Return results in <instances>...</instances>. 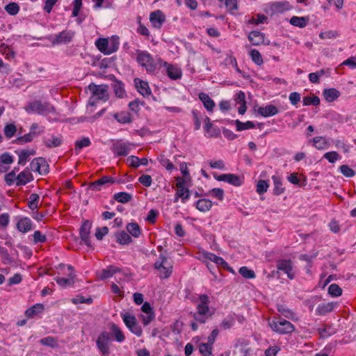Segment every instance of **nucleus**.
I'll use <instances>...</instances> for the list:
<instances>
[{
    "instance_id": "f257e3e1",
    "label": "nucleus",
    "mask_w": 356,
    "mask_h": 356,
    "mask_svg": "<svg viewBox=\"0 0 356 356\" xmlns=\"http://www.w3.org/2000/svg\"><path fill=\"white\" fill-rule=\"evenodd\" d=\"M25 109L27 112H33L40 115L48 114L55 111L54 107L49 102H42L40 100L30 102Z\"/></svg>"
},
{
    "instance_id": "f03ea898",
    "label": "nucleus",
    "mask_w": 356,
    "mask_h": 356,
    "mask_svg": "<svg viewBox=\"0 0 356 356\" xmlns=\"http://www.w3.org/2000/svg\"><path fill=\"white\" fill-rule=\"evenodd\" d=\"M136 60L144 67L147 72L152 73L156 69V64L152 56L146 51H136Z\"/></svg>"
},
{
    "instance_id": "7ed1b4c3",
    "label": "nucleus",
    "mask_w": 356,
    "mask_h": 356,
    "mask_svg": "<svg viewBox=\"0 0 356 356\" xmlns=\"http://www.w3.org/2000/svg\"><path fill=\"white\" fill-rule=\"evenodd\" d=\"M154 268L159 270L160 277L163 279L168 278L172 271V265L162 254L160 255L159 259L155 262Z\"/></svg>"
},
{
    "instance_id": "20e7f679",
    "label": "nucleus",
    "mask_w": 356,
    "mask_h": 356,
    "mask_svg": "<svg viewBox=\"0 0 356 356\" xmlns=\"http://www.w3.org/2000/svg\"><path fill=\"white\" fill-rule=\"evenodd\" d=\"M270 325L274 332H279L280 334H291L295 330L292 323L283 318L273 321L270 323Z\"/></svg>"
},
{
    "instance_id": "39448f33",
    "label": "nucleus",
    "mask_w": 356,
    "mask_h": 356,
    "mask_svg": "<svg viewBox=\"0 0 356 356\" xmlns=\"http://www.w3.org/2000/svg\"><path fill=\"white\" fill-rule=\"evenodd\" d=\"M88 89L91 92L92 97H96L98 100L106 102L109 98L107 85H96L92 83L88 86Z\"/></svg>"
},
{
    "instance_id": "423d86ee",
    "label": "nucleus",
    "mask_w": 356,
    "mask_h": 356,
    "mask_svg": "<svg viewBox=\"0 0 356 356\" xmlns=\"http://www.w3.org/2000/svg\"><path fill=\"white\" fill-rule=\"evenodd\" d=\"M210 301L209 296L205 294L199 296V302L197 305L198 314L201 316H211L212 312L209 307Z\"/></svg>"
},
{
    "instance_id": "0eeeda50",
    "label": "nucleus",
    "mask_w": 356,
    "mask_h": 356,
    "mask_svg": "<svg viewBox=\"0 0 356 356\" xmlns=\"http://www.w3.org/2000/svg\"><path fill=\"white\" fill-rule=\"evenodd\" d=\"M30 169L32 171L38 172L40 175H45L49 172V165L44 158L38 157L31 162Z\"/></svg>"
},
{
    "instance_id": "6e6552de",
    "label": "nucleus",
    "mask_w": 356,
    "mask_h": 356,
    "mask_svg": "<svg viewBox=\"0 0 356 356\" xmlns=\"http://www.w3.org/2000/svg\"><path fill=\"white\" fill-rule=\"evenodd\" d=\"M130 145L128 143L115 140L113 143L111 150L117 156H125L130 152Z\"/></svg>"
},
{
    "instance_id": "1a4fd4ad",
    "label": "nucleus",
    "mask_w": 356,
    "mask_h": 356,
    "mask_svg": "<svg viewBox=\"0 0 356 356\" xmlns=\"http://www.w3.org/2000/svg\"><path fill=\"white\" fill-rule=\"evenodd\" d=\"M113 340L111 335H99L96 343L99 351L103 355L109 354V346Z\"/></svg>"
},
{
    "instance_id": "9d476101",
    "label": "nucleus",
    "mask_w": 356,
    "mask_h": 356,
    "mask_svg": "<svg viewBox=\"0 0 356 356\" xmlns=\"http://www.w3.org/2000/svg\"><path fill=\"white\" fill-rule=\"evenodd\" d=\"M115 182L120 183V181H116L112 177L104 176L94 182L89 184L88 189L92 191H97L101 190V187L106 184H114Z\"/></svg>"
},
{
    "instance_id": "9b49d317",
    "label": "nucleus",
    "mask_w": 356,
    "mask_h": 356,
    "mask_svg": "<svg viewBox=\"0 0 356 356\" xmlns=\"http://www.w3.org/2000/svg\"><path fill=\"white\" fill-rule=\"evenodd\" d=\"M74 36V32L70 30H64L57 34L52 40L53 44H67L72 41Z\"/></svg>"
},
{
    "instance_id": "f8f14e48",
    "label": "nucleus",
    "mask_w": 356,
    "mask_h": 356,
    "mask_svg": "<svg viewBox=\"0 0 356 356\" xmlns=\"http://www.w3.org/2000/svg\"><path fill=\"white\" fill-rule=\"evenodd\" d=\"M291 8V6L288 1H276L270 5L269 10L271 15H275L289 10Z\"/></svg>"
},
{
    "instance_id": "ddd939ff",
    "label": "nucleus",
    "mask_w": 356,
    "mask_h": 356,
    "mask_svg": "<svg viewBox=\"0 0 356 356\" xmlns=\"http://www.w3.org/2000/svg\"><path fill=\"white\" fill-rule=\"evenodd\" d=\"M92 227V223L89 220H85L79 231L80 237L83 241H84L85 244L90 247V229Z\"/></svg>"
},
{
    "instance_id": "4468645a",
    "label": "nucleus",
    "mask_w": 356,
    "mask_h": 356,
    "mask_svg": "<svg viewBox=\"0 0 356 356\" xmlns=\"http://www.w3.org/2000/svg\"><path fill=\"white\" fill-rule=\"evenodd\" d=\"M277 268L278 270L284 272L287 274L289 279L292 280L294 275L292 273V263L291 260L280 259L277 261Z\"/></svg>"
},
{
    "instance_id": "2eb2a0df",
    "label": "nucleus",
    "mask_w": 356,
    "mask_h": 356,
    "mask_svg": "<svg viewBox=\"0 0 356 356\" xmlns=\"http://www.w3.org/2000/svg\"><path fill=\"white\" fill-rule=\"evenodd\" d=\"M184 185V181L182 179L179 178V181L176 184L177 189L176 192L177 197L175 198V202L179 197H181L182 202H184L185 200L189 197V191L185 188Z\"/></svg>"
},
{
    "instance_id": "dca6fc26",
    "label": "nucleus",
    "mask_w": 356,
    "mask_h": 356,
    "mask_svg": "<svg viewBox=\"0 0 356 356\" xmlns=\"http://www.w3.org/2000/svg\"><path fill=\"white\" fill-rule=\"evenodd\" d=\"M149 20L154 27L159 29L165 22V17L162 11L157 10L150 14Z\"/></svg>"
},
{
    "instance_id": "f3484780",
    "label": "nucleus",
    "mask_w": 356,
    "mask_h": 356,
    "mask_svg": "<svg viewBox=\"0 0 356 356\" xmlns=\"http://www.w3.org/2000/svg\"><path fill=\"white\" fill-rule=\"evenodd\" d=\"M134 83L138 91L143 96L147 97L151 95V89L147 82L144 81L138 78L134 79Z\"/></svg>"
},
{
    "instance_id": "a211bd4d",
    "label": "nucleus",
    "mask_w": 356,
    "mask_h": 356,
    "mask_svg": "<svg viewBox=\"0 0 356 356\" xmlns=\"http://www.w3.org/2000/svg\"><path fill=\"white\" fill-rule=\"evenodd\" d=\"M108 78L113 81L112 87L113 88L115 95L118 97L122 98L125 94V90L123 87V83L117 80L114 75H109Z\"/></svg>"
},
{
    "instance_id": "6ab92c4d",
    "label": "nucleus",
    "mask_w": 356,
    "mask_h": 356,
    "mask_svg": "<svg viewBox=\"0 0 356 356\" xmlns=\"http://www.w3.org/2000/svg\"><path fill=\"white\" fill-rule=\"evenodd\" d=\"M33 179V176L30 171L26 169L21 172L16 177V185L17 186H24Z\"/></svg>"
},
{
    "instance_id": "aec40b11",
    "label": "nucleus",
    "mask_w": 356,
    "mask_h": 356,
    "mask_svg": "<svg viewBox=\"0 0 356 356\" xmlns=\"http://www.w3.org/2000/svg\"><path fill=\"white\" fill-rule=\"evenodd\" d=\"M44 307L42 304L37 303L28 308L25 312V316L27 318H32L43 312Z\"/></svg>"
},
{
    "instance_id": "412c9836",
    "label": "nucleus",
    "mask_w": 356,
    "mask_h": 356,
    "mask_svg": "<svg viewBox=\"0 0 356 356\" xmlns=\"http://www.w3.org/2000/svg\"><path fill=\"white\" fill-rule=\"evenodd\" d=\"M113 118L121 124H129L133 122L131 114L127 111L115 113L113 115Z\"/></svg>"
},
{
    "instance_id": "4be33fe9",
    "label": "nucleus",
    "mask_w": 356,
    "mask_h": 356,
    "mask_svg": "<svg viewBox=\"0 0 356 356\" xmlns=\"http://www.w3.org/2000/svg\"><path fill=\"white\" fill-rule=\"evenodd\" d=\"M335 305L333 302H323L317 307L316 310V314L323 316L332 312Z\"/></svg>"
},
{
    "instance_id": "5701e85b",
    "label": "nucleus",
    "mask_w": 356,
    "mask_h": 356,
    "mask_svg": "<svg viewBox=\"0 0 356 356\" xmlns=\"http://www.w3.org/2000/svg\"><path fill=\"white\" fill-rule=\"evenodd\" d=\"M258 113L261 116L269 117L277 114L278 113V109L274 105H268L265 107H259Z\"/></svg>"
},
{
    "instance_id": "b1692460",
    "label": "nucleus",
    "mask_w": 356,
    "mask_h": 356,
    "mask_svg": "<svg viewBox=\"0 0 356 356\" xmlns=\"http://www.w3.org/2000/svg\"><path fill=\"white\" fill-rule=\"evenodd\" d=\"M199 98L202 102L204 106L208 111H212L214 106L215 102L206 93L200 92L199 94Z\"/></svg>"
},
{
    "instance_id": "393cba45",
    "label": "nucleus",
    "mask_w": 356,
    "mask_h": 356,
    "mask_svg": "<svg viewBox=\"0 0 356 356\" xmlns=\"http://www.w3.org/2000/svg\"><path fill=\"white\" fill-rule=\"evenodd\" d=\"M204 255L206 259L214 262L218 267H228V264L222 257L209 252L205 253Z\"/></svg>"
},
{
    "instance_id": "a878e982",
    "label": "nucleus",
    "mask_w": 356,
    "mask_h": 356,
    "mask_svg": "<svg viewBox=\"0 0 356 356\" xmlns=\"http://www.w3.org/2000/svg\"><path fill=\"white\" fill-rule=\"evenodd\" d=\"M165 65L167 66L166 72L168 76L173 80L180 79L181 76V71L177 67L165 63Z\"/></svg>"
},
{
    "instance_id": "bb28decb",
    "label": "nucleus",
    "mask_w": 356,
    "mask_h": 356,
    "mask_svg": "<svg viewBox=\"0 0 356 356\" xmlns=\"http://www.w3.org/2000/svg\"><path fill=\"white\" fill-rule=\"evenodd\" d=\"M32 222L31 220L28 218H24L20 219L17 224V229L22 232H27L31 229Z\"/></svg>"
},
{
    "instance_id": "cd10ccee",
    "label": "nucleus",
    "mask_w": 356,
    "mask_h": 356,
    "mask_svg": "<svg viewBox=\"0 0 356 356\" xmlns=\"http://www.w3.org/2000/svg\"><path fill=\"white\" fill-rule=\"evenodd\" d=\"M323 95L327 102H332L339 97L340 92L335 88L325 89Z\"/></svg>"
},
{
    "instance_id": "c85d7f7f",
    "label": "nucleus",
    "mask_w": 356,
    "mask_h": 356,
    "mask_svg": "<svg viewBox=\"0 0 356 356\" xmlns=\"http://www.w3.org/2000/svg\"><path fill=\"white\" fill-rule=\"evenodd\" d=\"M272 179L274 184L273 193L276 195H281L284 191V188L282 186V182L280 177L273 175Z\"/></svg>"
},
{
    "instance_id": "c756f323",
    "label": "nucleus",
    "mask_w": 356,
    "mask_h": 356,
    "mask_svg": "<svg viewBox=\"0 0 356 356\" xmlns=\"http://www.w3.org/2000/svg\"><path fill=\"white\" fill-rule=\"evenodd\" d=\"M212 207V202L208 199H200L196 202V208L202 211L207 212Z\"/></svg>"
},
{
    "instance_id": "7c9ffc66",
    "label": "nucleus",
    "mask_w": 356,
    "mask_h": 356,
    "mask_svg": "<svg viewBox=\"0 0 356 356\" xmlns=\"http://www.w3.org/2000/svg\"><path fill=\"white\" fill-rule=\"evenodd\" d=\"M122 318L124 324L129 328L130 331L134 332V327L136 325L135 316L129 313H125L122 314Z\"/></svg>"
},
{
    "instance_id": "2f4dec72",
    "label": "nucleus",
    "mask_w": 356,
    "mask_h": 356,
    "mask_svg": "<svg viewBox=\"0 0 356 356\" xmlns=\"http://www.w3.org/2000/svg\"><path fill=\"white\" fill-rule=\"evenodd\" d=\"M63 138L62 136H52L51 139L44 140L45 146L48 148L57 147L62 144Z\"/></svg>"
},
{
    "instance_id": "473e14b6",
    "label": "nucleus",
    "mask_w": 356,
    "mask_h": 356,
    "mask_svg": "<svg viewBox=\"0 0 356 356\" xmlns=\"http://www.w3.org/2000/svg\"><path fill=\"white\" fill-rule=\"evenodd\" d=\"M248 39L253 45H259L264 40V35L259 31H252L248 35Z\"/></svg>"
},
{
    "instance_id": "72a5a7b5",
    "label": "nucleus",
    "mask_w": 356,
    "mask_h": 356,
    "mask_svg": "<svg viewBox=\"0 0 356 356\" xmlns=\"http://www.w3.org/2000/svg\"><path fill=\"white\" fill-rule=\"evenodd\" d=\"M35 151L34 149H23L19 154L18 163L24 165L29 160V157L31 155H35Z\"/></svg>"
},
{
    "instance_id": "f704fd0d",
    "label": "nucleus",
    "mask_w": 356,
    "mask_h": 356,
    "mask_svg": "<svg viewBox=\"0 0 356 356\" xmlns=\"http://www.w3.org/2000/svg\"><path fill=\"white\" fill-rule=\"evenodd\" d=\"M113 199L118 202L125 204L129 202L132 199V195L126 192H120L118 193H115L113 195Z\"/></svg>"
},
{
    "instance_id": "c9c22d12",
    "label": "nucleus",
    "mask_w": 356,
    "mask_h": 356,
    "mask_svg": "<svg viewBox=\"0 0 356 356\" xmlns=\"http://www.w3.org/2000/svg\"><path fill=\"white\" fill-rule=\"evenodd\" d=\"M120 270L119 268L114 266H109L106 268L102 270L101 278L104 280L112 277L115 273L119 272Z\"/></svg>"
},
{
    "instance_id": "e433bc0d",
    "label": "nucleus",
    "mask_w": 356,
    "mask_h": 356,
    "mask_svg": "<svg viewBox=\"0 0 356 356\" xmlns=\"http://www.w3.org/2000/svg\"><path fill=\"white\" fill-rule=\"evenodd\" d=\"M40 200V196L37 193H32L30 195L29 198L28 207L29 208L34 211L38 208V203Z\"/></svg>"
},
{
    "instance_id": "4c0bfd02",
    "label": "nucleus",
    "mask_w": 356,
    "mask_h": 356,
    "mask_svg": "<svg viewBox=\"0 0 356 356\" xmlns=\"http://www.w3.org/2000/svg\"><path fill=\"white\" fill-rule=\"evenodd\" d=\"M96 46L101 52L107 54V51H108L109 41L106 38H99L96 41Z\"/></svg>"
},
{
    "instance_id": "58836bf2",
    "label": "nucleus",
    "mask_w": 356,
    "mask_h": 356,
    "mask_svg": "<svg viewBox=\"0 0 356 356\" xmlns=\"http://www.w3.org/2000/svg\"><path fill=\"white\" fill-rule=\"evenodd\" d=\"M127 229L134 237H138L140 234V227L136 222H130L127 224Z\"/></svg>"
},
{
    "instance_id": "ea45409f",
    "label": "nucleus",
    "mask_w": 356,
    "mask_h": 356,
    "mask_svg": "<svg viewBox=\"0 0 356 356\" xmlns=\"http://www.w3.org/2000/svg\"><path fill=\"white\" fill-rule=\"evenodd\" d=\"M235 124L236 127V130L238 131H241L243 130L249 129L254 128V124L251 121H247L246 122H242L238 120H235Z\"/></svg>"
},
{
    "instance_id": "a19ab883",
    "label": "nucleus",
    "mask_w": 356,
    "mask_h": 356,
    "mask_svg": "<svg viewBox=\"0 0 356 356\" xmlns=\"http://www.w3.org/2000/svg\"><path fill=\"white\" fill-rule=\"evenodd\" d=\"M35 137L33 132H29L23 136L18 137L14 142L19 145H23L24 143L31 142Z\"/></svg>"
},
{
    "instance_id": "79ce46f5",
    "label": "nucleus",
    "mask_w": 356,
    "mask_h": 356,
    "mask_svg": "<svg viewBox=\"0 0 356 356\" xmlns=\"http://www.w3.org/2000/svg\"><path fill=\"white\" fill-rule=\"evenodd\" d=\"M116 237L117 241L120 244H128L131 241V236L124 231L116 234Z\"/></svg>"
},
{
    "instance_id": "37998d69",
    "label": "nucleus",
    "mask_w": 356,
    "mask_h": 356,
    "mask_svg": "<svg viewBox=\"0 0 356 356\" xmlns=\"http://www.w3.org/2000/svg\"><path fill=\"white\" fill-rule=\"evenodd\" d=\"M307 20L302 17L293 16L290 19V23L296 26L303 28L307 25Z\"/></svg>"
},
{
    "instance_id": "c03bdc74",
    "label": "nucleus",
    "mask_w": 356,
    "mask_h": 356,
    "mask_svg": "<svg viewBox=\"0 0 356 356\" xmlns=\"http://www.w3.org/2000/svg\"><path fill=\"white\" fill-rule=\"evenodd\" d=\"M159 161L162 166H163L168 171H172L175 168L172 163L163 154L160 155Z\"/></svg>"
},
{
    "instance_id": "a18cd8bd",
    "label": "nucleus",
    "mask_w": 356,
    "mask_h": 356,
    "mask_svg": "<svg viewBox=\"0 0 356 356\" xmlns=\"http://www.w3.org/2000/svg\"><path fill=\"white\" fill-rule=\"evenodd\" d=\"M5 10L11 15H15L19 11V6L17 3L11 2L5 6Z\"/></svg>"
},
{
    "instance_id": "49530a36",
    "label": "nucleus",
    "mask_w": 356,
    "mask_h": 356,
    "mask_svg": "<svg viewBox=\"0 0 356 356\" xmlns=\"http://www.w3.org/2000/svg\"><path fill=\"white\" fill-rule=\"evenodd\" d=\"M238 272L243 277L246 279H253L256 277L255 273L246 266L240 268Z\"/></svg>"
},
{
    "instance_id": "de8ad7c7",
    "label": "nucleus",
    "mask_w": 356,
    "mask_h": 356,
    "mask_svg": "<svg viewBox=\"0 0 356 356\" xmlns=\"http://www.w3.org/2000/svg\"><path fill=\"white\" fill-rule=\"evenodd\" d=\"M303 104L305 106L314 105L318 106L320 104V99L318 97L314 95L313 97H305L303 98Z\"/></svg>"
},
{
    "instance_id": "09e8293b",
    "label": "nucleus",
    "mask_w": 356,
    "mask_h": 356,
    "mask_svg": "<svg viewBox=\"0 0 356 356\" xmlns=\"http://www.w3.org/2000/svg\"><path fill=\"white\" fill-rule=\"evenodd\" d=\"M269 187L268 181L264 179H260L257 184V192L261 195L266 193Z\"/></svg>"
},
{
    "instance_id": "8fccbe9b",
    "label": "nucleus",
    "mask_w": 356,
    "mask_h": 356,
    "mask_svg": "<svg viewBox=\"0 0 356 356\" xmlns=\"http://www.w3.org/2000/svg\"><path fill=\"white\" fill-rule=\"evenodd\" d=\"M206 195L215 197L221 201L224 197V191L219 188H214L210 190Z\"/></svg>"
},
{
    "instance_id": "3c124183",
    "label": "nucleus",
    "mask_w": 356,
    "mask_h": 356,
    "mask_svg": "<svg viewBox=\"0 0 356 356\" xmlns=\"http://www.w3.org/2000/svg\"><path fill=\"white\" fill-rule=\"evenodd\" d=\"M328 293L332 296L337 297L341 295L342 289L338 284H332L328 288Z\"/></svg>"
},
{
    "instance_id": "603ef678",
    "label": "nucleus",
    "mask_w": 356,
    "mask_h": 356,
    "mask_svg": "<svg viewBox=\"0 0 356 356\" xmlns=\"http://www.w3.org/2000/svg\"><path fill=\"white\" fill-rule=\"evenodd\" d=\"M90 145V140L88 138H83L82 140H76L75 143L74 149L76 152L80 151L82 148L88 147Z\"/></svg>"
},
{
    "instance_id": "864d4df0",
    "label": "nucleus",
    "mask_w": 356,
    "mask_h": 356,
    "mask_svg": "<svg viewBox=\"0 0 356 356\" xmlns=\"http://www.w3.org/2000/svg\"><path fill=\"white\" fill-rule=\"evenodd\" d=\"M226 182L235 186H240L242 184L241 178L234 174H228Z\"/></svg>"
},
{
    "instance_id": "5fc2aeb1",
    "label": "nucleus",
    "mask_w": 356,
    "mask_h": 356,
    "mask_svg": "<svg viewBox=\"0 0 356 356\" xmlns=\"http://www.w3.org/2000/svg\"><path fill=\"white\" fill-rule=\"evenodd\" d=\"M199 350L202 356L212 355V347L209 344L202 343L199 346Z\"/></svg>"
},
{
    "instance_id": "6e6d98bb",
    "label": "nucleus",
    "mask_w": 356,
    "mask_h": 356,
    "mask_svg": "<svg viewBox=\"0 0 356 356\" xmlns=\"http://www.w3.org/2000/svg\"><path fill=\"white\" fill-rule=\"evenodd\" d=\"M314 145L318 149H324L327 145L325 139L321 136H316L313 138Z\"/></svg>"
},
{
    "instance_id": "4d7b16f0",
    "label": "nucleus",
    "mask_w": 356,
    "mask_h": 356,
    "mask_svg": "<svg viewBox=\"0 0 356 356\" xmlns=\"http://www.w3.org/2000/svg\"><path fill=\"white\" fill-rule=\"evenodd\" d=\"M17 128L13 124H8L4 128V134L8 138H12L16 133Z\"/></svg>"
},
{
    "instance_id": "13d9d810",
    "label": "nucleus",
    "mask_w": 356,
    "mask_h": 356,
    "mask_svg": "<svg viewBox=\"0 0 356 356\" xmlns=\"http://www.w3.org/2000/svg\"><path fill=\"white\" fill-rule=\"evenodd\" d=\"M252 60L258 65L263 63V59L261 54L256 49H252L250 52Z\"/></svg>"
},
{
    "instance_id": "bf43d9fd",
    "label": "nucleus",
    "mask_w": 356,
    "mask_h": 356,
    "mask_svg": "<svg viewBox=\"0 0 356 356\" xmlns=\"http://www.w3.org/2000/svg\"><path fill=\"white\" fill-rule=\"evenodd\" d=\"M119 44L118 38H113L109 42L108 51H107V54H111L113 52H115L118 49Z\"/></svg>"
},
{
    "instance_id": "052dcab7",
    "label": "nucleus",
    "mask_w": 356,
    "mask_h": 356,
    "mask_svg": "<svg viewBox=\"0 0 356 356\" xmlns=\"http://www.w3.org/2000/svg\"><path fill=\"white\" fill-rule=\"evenodd\" d=\"M340 171L346 177H352L355 175V170H353L347 165H341Z\"/></svg>"
},
{
    "instance_id": "680f3d73",
    "label": "nucleus",
    "mask_w": 356,
    "mask_h": 356,
    "mask_svg": "<svg viewBox=\"0 0 356 356\" xmlns=\"http://www.w3.org/2000/svg\"><path fill=\"white\" fill-rule=\"evenodd\" d=\"M33 237L34 243H44L47 241V236L38 230L34 232Z\"/></svg>"
},
{
    "instance_id": "e2e57ef3",
    "label": "nucleus",
    "mask_w": 356,
    "mask_h": 356,
    "mask_svg": "<svg viewBox=\"0 0 356 356\" xmlns=\"http://www.w3.org/2000/svg\"><path fill=\"white\" fill-rule=\"evenodd\" d=\"M234 323V319L232 316H228L227 318H225L221 324H220V327L224 329V330H227V329H229L230 328Z\"/></svg>"
},
{
    "instance_id": "0e129e2a",
    "label": "nucleus",
    "mask_w": 356,
    "mask_h": 356,
    "mask_svg": "<svg viewBox=\"0 0 356 356\" xmlns=\"http://www.w3.org/2000/svg\"><path fill=\"white\" fill-rule=\"evenodd\" d=\"M325 158L330 163H334L339 159V155L337 152H329L324 154Z\"/></svg>"
},
{
    "instance_id": "69168bd1",
    "label": "nucleus",
    "mask_w": 356,
    "mask_h": 356,
    "mask_svg": "<svg viewBox=\"0 0 356 356\" xmlns=\"http://www.w3.org/2000/svg\"><path fill=\"white\" fill-rule=\"evenodd\" d=\"M152 181V177L148 175H143L138 178V181L146 187L151 186Z\"/></svg>"
},
{
    "instance_id": "338daca9",
    "label": "nucleus",
    "mask_w": 356,
    "mask_h": 356,
    "mask_svg": "<svg viewBox=\"0 0 356 356\" xmlns=\"http://www.w3.org/2000/svg\"><path fill=\"white\" fill-rule=\"evenodd\" d=\"M108 232V228L106 226L97 228L95 232V237L97 240H102Z\"/></svg>"
},
{
    "instance_id": "774afa93",
    "label": "nucleus",
    "mask_w": 356,
    "mask_h": 356,
    "mask_svg": "<svg viewBox=\"0 0 356 356\" xmlns=\"http://www.w3.org/2000/svg\"><path fill=\"white\" fill-rule=\"evenodd\" d=\"M42 344L47 345L51 347H55L57 345V341L54 337H48L41 339Z\"/></svg>"
}]
</instances>
